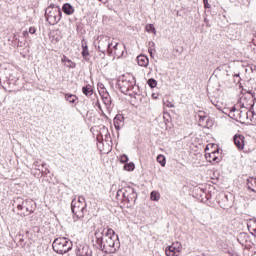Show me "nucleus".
Returning a JSON list of instances; mask_svg holds the SVG:
<instances>
[{"instance_id":"1","label":"nucleus","mask_w":256,"mask_h":256,"mask_svg":"<svg viewBox=\"0 0 256 256\" xmlns=\"http://www.w3.org/2000/svg\"><path fill=\"white\" fill-rule=\"evenodd\" d=\"M13 207H16L20 213L18 215H22L23 217H27V215H31V213H35V202L31 199H24L22 197H16L13 201Z\"/></svg>"},{"instance_id":"2","label":"nucleus","mask_w":256,"mask_h":256,"mask_svg":"<svg viewBox=\"0 0 256 256\" xmlns=\"http://www.w3.org/2000/svg\"><path fill=\"white\" fill-rule=\"evenodd\" d=\"M117 85L124 95H133V89L136 85L135 77L130 74L122 75L118 78Z\"/></svg>"},{"instance_id":"3","label":"nucleus","mask_w":256,"mask_h":256,"mask_svg":"<svg viewBox=\"0 0 256 256\" xmlns=\"http://www.w3.org/2000/svg\"><path fill=\"white\" fill-rule=\"evenodd\" d=\"M116 199L127 205H135V202L137 201V192L135 191V188L127 186L117 191Z\"/></svg>"},{"instance_id":"4","label":"nucleus","mask_w":256,"mask_h":256,"mask_svg":"<svg viewBox=\"0 0 256 256\" xmlns=\"http://www.w3.org/2000/svg\"><path fill=\"white\" fill-rule=\"evenodd\" d=\"M61 17H63V12H61L59 5L51 3L45 9V19L49 25H57L61 21Z\"/></svg>"},{"instance_id":"5","label":"nucleus","mask_w":256,"mask_h":256,"mask_svg":"<svg viewBox=\"0 0 256 256\" xmlns=\"http://www.w3.org/2000/svg\"><path fill=\"white\" fill-rule=\"evenodd\" d=\"M52 248L55 253L59 255H65V253H69L71 249H73V242L67 238H56L52 243Z\"/></svg>"},{"instance_id":"6","label":"nucleus","mask_w":256,"mask_h":256,"mask_svg":"<svg viewBox=\"0 0 256 256\" xmlns=\"http://www.w3.org/2000/svg\"><path fill=\"white\" fill-rule=\"evenodd\" d=\"M109 237V233H108V229H105L103 227L98 228L95 231L94 234V238L95 240H93L94 244L93 246L96 247V249H99L100 251H105V247H106V239H108Z\"/></svg>"},{"instance_id":"7","label":"nucleus","mask_w":256,"mask_h":256,"mask_svg":"<svg viewBox=\"0 0 256 256\" xmlns=\"http://www.w3.org/2000/svg\"><path fill=\"white\" fill-rule=\"evenodd\" d=\"M105 243L104 253H115L119 249V239L115 235V230L108 228V239L105 240Z\"/></svg>"},{"instance_id":"8","label":"nucleus","mask_w":256,"mask_h":256,"mask_svg":"<svg viewBox=\"0 0 256 256\" xmlns=\"http://www.w3.org/2000/svg\"><path fill=\"white\" fill-rule=\"evenodd\" d=\"M98 49L100 53H105L107 51L108 54H113V43L111 42V38L109 36H100L98 38Z\"/></svg>"},{"instance_id":"9","label":"nucleus","mask_w":256,"mask_h":256,"mask_svg":"<svg viewBox=\"0 0 256 256\" xmlns=\"http://www.w3.org/2000/svg\"><path fill=\"white\" fill-rule=\"evenodd\" d=\"M92 251L89 245L80 244L77 246L76 255L77 256H91Z\"/></svg>"},{"instance_id":"10","label":"nucleus","mask_w":256,"mask_h":256,"mask_svg":"<svg viewBox=\"0 0 256 256\" xmlns=\"http://www.w3.org/2000/svg\"><path fill=\"white\" fill-rule=\"evenodd\" d=\"M112 54L114 55V57H117V59H121V57H123V53H125V51L123 49H125V46H123V44H119V43H115L114 46L112 47Z\"/></svg>"},{"instance_id":"11","label":"nucleus","mask_w":256,"mask_h":256,"mask_svg":"<svg viewBox=\"0 0 256 256\" xmlns=\"http://www.w3.org/2000/svg\"><path fill=\"white\" fill-rule=\"evenodd\" d=\"M233 141L237 149H239L240 151H243V149H245V136L241 134H236L233 137Z\"/></svg>"},{"instance_id":"12","label":"nucleus","mask_w":256,"mask_h":256,"mask_svg":"<svg viewBox=\"0 0 256 256\" xmlns=\"http://www.w3.org/2000/svg\"><path fill=\"white\" fill-rule=\"evenodd\" d=\"M71 211L73 215L75 213H79V211H87V203H84V205H79V202H77L76 199H73L71 202Z\"/></svg>"},{"instance_id":"13","label":"nucleus","mask_w":256,"mask_h":256,"mask_svg":"<svg viewBox=\"0 0 256 256\" xmlns=\"http://www.w3.org/2000/svg\"><path fill=\"white\" fill-rule=\"evenodd\" d=\"M99 93H100L101 99H102L105 107L107 109H109L111 107V103H112L111 95H109V92H107V90H102V91L100 90Z\"/></svg>"},{"instance_id":"14","label":"nucleus","mask_w":256,"mask_h":256,"mask_svg":"<svg viewBox=\"0 0 256 256\" xmlns=\"http://www.w3.org/2000/svg\"><path fill=\"white\" fill-rule=\"evenodd\" d=\"M123 125H125V117L122 114H117L114 118V127L116 131H119Z\"/></svg>"},{"instance_id":"15","label":"nucleus","mask_w":256,"mask_h":256,"mask_svg":"<svg viewBox=\"0 0 256 256\" xmlns=\"http://www.w3.org/2000/svg\"><path fill=\"white\" fill-rule=\"evenodd\" d=\"M247 189L252 191V193H256V178L250 177L246 180Z\"/></svg>"},{"instance_id":"16","label":"nucleus","mask_w":256,"mask_h":256,"mask_svg":"<svg viewBox=\"0 0 256 256\" xmlns=\"http://www.w3.org/2000/svg\"><path fill=\"white\" fill-rule=\"evenodd\" d=\"M62 11L65 15H73V13H75V8L70 3H65L62 6Z\"/></svg>"},{"instance_id":"17","label":"nucleus","mask_w":256,"mask_h":256,"mask_svg":"<svg viewBox=\"0 0 256 256\" xmlns=\"http://www.w3.org/2000/svg\"><path fill=\"white\" fill-rule=\"evenodd\" d=\"M137 62L140 67H148L149 66V58L145 55H139L137 57Z\"/></svg>"},{"instance_id":"18","label":"nucleus","mask_w":256,"mask_h":256,"mask_svg":"<svg viewBox=\"0 0 256 256\" xmlns=\"http://www.w3.org/2000/svg\"><path fill=\"white\" fill-rule=\"evenodd\" d=\"M217 153H219V150L214 151L212 153H206V159L207 161H209L210 163L213 161L214 163H218L219 162V157H217Z\"/></svg>"},{"instance_id":"19","label":"nucleus","mask_w":256,"mask_h":256,"mask_svg":"<svg viewBox=\"0 0 256 256\" xmlns=\"http://www.w3.org/2000/svg\"><path fill=\"white\" fill-rule=\"evenodd\" d=\"M166 255L167 256H179V251L177 248L172 244L166 248Z\"/></svg>"},{"instance_id":"20","label":"nucleus","mask_w":256,"mask_h":256,"mask_svg":"<svg viewBox=\"0 0 256 256\" xmlns=\"http://www.w3.org/2000/svg\"><path fill=\"white\" fill-rule=\"evenodd\" d=\"M62 63H64V65H67L70 69H75L76 67V64L69 58H67V56H63Z\"/></svg>"},{"instance_id":"21","label":"nucleus","mask_w":256,"mask_h":256,"mask_svg":"<svg viewBox=\"0 0 256 256\" xmlns=\"http://www.w3.org/2000/svg\"><path fill=\"white\" fill-rule=\"evenodd\" d=\"M65 99L66 101H68V103H71V104H75L77 103V95L75 94H70V93H67L65 94Z\"/></svg>"},{"instance_id":"22","label":"nucleus","mask_w":256,"mask_h":256,"mask_svg":"<svg viewBox=\"0 0 256 256\" xmlns=\"http://www.w3.org/2000/svg\"><path fill=\"white\" fill-rule=\"evenodd\" d=\"M82 92L86 95V97H91V95H93V88H91V85L83 86Z\"/></svg>"},{"instance_id":"23","label":"nucleus","mask_w":256,"mask_h":256,"mask_svg":"<svg viewBox=\"0 0 256 256\" xmlns=\"http://www.w3.org/2000/svg\"><path fill=\"white\" fill-rule=\"evenodd\" d=\"M156 161L161 165V167H165V165H167V159L163 154L158 155Z\"/></svg>"},{"instance_id":"24","label":"nucleus","mask_w":256,"mask_h":256,"mask_svg":"<svg viewBox=\"0 0 256 256\" xmlns=\"http://www.w3.org/2000/svg\"><path fill=\"white\" fill-rule=\"evenodd\" d=\"M82 55L83 57H88L89 55V48L87 47V41L82 40Z\"/></svg>"},{"instance_id":"25","label":"nucleus","mask_w":256,"mask_h":256,"mask_svg":"<svg viewBox=\"0 0 256 256\" xmlns=\"http://www.w3.org/2000/svg\"><path fill=\"white\" fill-rule=\"evenodd\" d=\"M109 139H111V134H109V130H106L105 138H103V135L97 136V141H105L106 143H109Z\"/></svg>"},{"instance_id":"26","label":"nucleus","mask_w":256,"mask_h":256,"mask_svg":"<svg viewBox=\"0 0 256 256\" xmlns=\"http://www.w3.org/2000/svg\"><path fill=\"white\" fill-rule=\"evenodd\" d=\"M86 212H87V210H82V211L76 212L74 214V221H77V219H83V217H85Z\"/></svg>"},{"instance_id":"27","label":"nucleus","mask_w":256,"mask_h":256,"mask_svg":"<svg viewBox=\"0 0 256 256\" xmlns=\"http://www.w3.org/2000/svg\"><path fill=\"white\" fill-rule=\"evenodd\" d=\"M146 31L147 33H153L154 35H157V30L153 24L146 25Z\"/></svg>"},{"instance_id":"28","label":"nucleus","mask_w":256,"mask_h":256,"mask_svg":"<svg viewBox=\"0 0 256 256\" xmlns=\"http://www.w3.org/2000/svg\"><path fill=\"white\" fill-rule=\"evenodd\" d=\"M124 170L125 171H135V163H133V162L126 163L124 165Z\"/></svg>"},{"instance_id":"29","label":"nucleus","mask_w":256,"mask_h":256,"mask_svg":"<svg viewBox=\"0 0 256 256\" xmlns=\"http://www.w3.org/2000/svg\"><path fill=\"white\" fill-rule=\"evenodd\" d=\"M153 51H155V42L150 41L148 43V53L153 57Z\"/></svg>"},{"instance_id":"30","label":"nucleus","mask_w":256,"mask_h":256,"mask_svg":"<svg viewBox=\"0 0 256 256\" xmlns=\"http://www.w3.org/2000/svg\"><path fill=\"white\" fill-rule=\"evenodd\" d=\"M147 83L151 89H155V87H157V80L153 78L148 79Z\"/></svg>"},{"instance_id":"31","label":"nucleus","mask_w":256,"mask_h":256,"mask_svg":"<svg viewBox=\"0 0 256 256\" xmlns=\"http://www.w3.org/2000/svg\"><path fill=\"white\" fill-rule=\"evenodd\" d=\"M241 239H247V234L246 233H240L238 235V241L239 243H241V245H245V241H241Z\"/></svg>"},{"instance_id":"32","label":"nucleus","mask_w":256,"mask_h":256,"mask_svg":"<svg viewBox=\"0 0 256 256\" xmlns=\"http://www.w3.org/2000/svg\"><path fill=\"white\" fill-rule=\"evenodd\" d=\"M151 200L152 201H159V194L155 191L151 192Z\"/></svg>"},{"instance_id":"33","label":"nucleus","mask_w":256,"mask_h":256,"mask_svg":"<svg viewBox=\"0 0 256 256\" xmlns=\"http://www.w3.org/2000/svg\"><path fill=\"white\" fill-rule=\"evenodd\" d=\"M129 161V157L125 154L120 156V163H127Z\"/></svg>"},{"instance_id":"34","label":"nucleus","mask_w":256,"mask_h":256,"mask_svg":"<svg viewBox=\"0 0 256 256\" xmlns=\"http://www.w3.org/2000/svg\"><path fill=\"white\" fill-rule=\"evenodd\" d=\"M18 239H19V245L20 247H25V239L23 238V235H19L18 236Z\"/></svg>"},{"instance_id":"35","label":"nucleus","mask_w":256,"mask_h":256,"mask_svg":"<svg viewBox=\"0 0 256 256\" xmlns=\"http://www.w3.org/2000/svg\"><path fill=\"white\" fill-rule=\"evenodd\" d=\"M172 245L176 248V250L179 253H181V248H182L181 242H174Z\"/></svg>"},{"instance_id":"36","label":"nucleus","mask_w":256,"mask_h":256,"mask_svg":"<svg viewBox=\"0 0 256 256\" xmlns=\"http://www.w3.org/2000/svg\"><path fill=\"white\" fill-rule=\"evenodd\" d=\"M237 111V108H235V106H233L230 110V115L229 117H231V119H235V112Z\"/></svg>"},{"instance_id":"37","label":"nucleus","mask_w":256,"mask_h":256,"mask_svg":"<svg viewBox=\"0 0 256 256\" xmlns=\"http://www.w3.org/2000/svg\"><path fill=\"white\" fill-rule=\"evenodd\" d=\"M164 105L166 107H170V109H173V107H175V104H173V102H171L169 100L164 101Z\"/></svg>"},{"instance_id":"38","label":"nucleus","mask_w":256,"mask_h":256,"mask_svg":"<svg viewBox=\"0 0 256 256\" xmlns=\"http://www.w3.org/2000/svg\"><path fill=\"white\" fill-rule=\"evenodd\" d=\"M205 9H211V4H209V0H203Z\"/></svg>"},{"instance_id":"39","label":"nucleus","mask_w":256,"mask_h":256,"mask_svg":"<svg viewBox=\"0 0 256 256\" xmlns=\"http://www.w3.org/2000/svg\"><path fill=\"white\" fill-rule=\"evenodd\" d=\"M96 107H98L99 111L101 112V114L103 115V108L101 107V103L99 102V100H97L96 102Z\"/></svg>"},{"instance_id":"40","label":"nucleus","mask_w":256,"mask_h":256,"mask_svg":"<svg viewBox=\"0 0 256 256\" xmlns=\"http://www.w3.org/2000/svg\"><path fill=\"white\" fill-rule=\"evenodd\" d=\"M76 201H77V203H79V205H85V204H83V203H85V198L84 197H79V199L76 200Z\"/></svg>"},{"instance_id":"41","label":"nucleus","mask_w":256,"mask_h":256,"mask_svg":"<svg viewBox=\"0 0 256 256\" xmlns=\"http://www.w3.org/2000/svg\"><path fill=\"white\" fill-rule=\"evenodd\" d=\"M36 32H37V29L35 27L29 28V33H31V35H35Z\"/></svg>"},{"instance_id":"42","label":"nucleus","mask_w":256,"mask_h":256,"mask_svg":"<svg viewBox=\"0 0 256 256\" xmlns=\"http://www.w3.org/2000/svg\"><path fill=\"white\" fill-rule=\"evenodd\" d=\"M240 117H246V119H249V112L244 114L243 111H240Z\"/></svg>"},{"instance_id":"43","label":"nucleus","mask_w":256,"mask_h":256,"mask_svg":"<svg viewBox=\"0 0 256 256\" xmlns=\"http://www.w3.org/2000/svg\"><path fill=\"white\" fill-rule=\"evenodd\" d=\"M33 165L34 167H39V160H36Z\"/></svg>"},{"instance_id":"44","label":"nucleus","mask_w":256,"mask_h":256,"mask_svg":"<svg viewBox=\"0 0 256 256\" xmlns=\"http://www.w3.org/2000/svg\"><path fill=\"white\" fill-rule=\"evenodd\" d=\"M99 91H105V87L103 86V84L100 85V90Z\"/></svg>"},{"instance_id":"45","label":"nucleus","mask_w":256,"mask_h":256,"mask_svg":"<svg viewBox=\"0 0 256 256\" xmlns=\"http://www.w3.org/2000/svg\"><path fill=\"white\" fill-rule=\"evenodd\" d=\"M250 114H251V117H252V119H253V117H255V111H251V110H250Z\"/></svg>"},{"instance_id":"46","label":"nucleus","mask_w":256,"mask_h":256,"mask_svg":"<svg viewBox=\"0 0 256 256\" xmlns=\"http://www.w3.org/2000/svg\"><path fill=\"white\" fill-rule=\"evenodd\" d=\"M205 119H207L206 116H200V121H205Z\"/></svg>"},{"instance_id":"47","label":"nucleus","mask_w":256,"mask_h":256,"mask_svg":"<svg viewBox=\"0 0 256 256\" xmlns=\"http://www.w3.org/2000/svg\"><path fill=\"white\" fill-rule=\"evenodd\" d=\"M23 35H24V37H27V36L29 35V32L24 31V32H23Z\"/></svg>"},{"instance_id":"48","label":"nucleus","mask_w":256,"mask_h":256,"mask_svg":"<svg viewBox=\"0 0 256 256\" xmlns=\"http://www.w3.org/2000/svg\"><path fill=\"white\" fill-rule=\"evenodd\" d=\"M100 2H102V3H107L109 0H99Z\"/></svg>"},{"instance_id":"49","label":"nucleus","mask_w":256,"mask_h":256,"mask_svg":"<svg viewBox=\"0 0 256 256\" xmlns=\"http://www.w3.org/2000/svg\"><path fill=\"white\" fill-rule=\"evenodd\" d=\"M253 107H255V104H252V105H251V109H253Z\"/></svg>"},{"instance_id":"50","label":"nucleus","mask_w":256,"mask_h":256,"mask_svg":"<svg viewBox=\"0 0 256 256\" xmlns=\"http://www.w3.org/2000/svg\"><path fill=\"white\" fill-rule=\"evenodd\" d=\"M234 77H239V74H235Z\"/></svg>"},{"instance_id":"51","label":"nucleus","mask_w":256,"mask_h":256,"mask_svg":"<svg viewBox=\"0 0 256 256\" xmlns=\"http://www.w3.org/2000/svg\"><path fill=\"white\" fill-rule=\"evenodd\" d=\"M45 165H47V164H45V163H42V167H45Z\"/></svg>"},{"instance_id":"52","label":"nucleus","mask_w":256,"mask_h":256,"mask_svg":"<svg viewBox=\"0 0 256 256\" xmlns=\"http://www.w3.org/2000/svg\"><path fill=\"white\" fill-rule=\"evenodd\" d=\"M46 171H47L46 173H49V170H48V169H46Z\"/></svg>"},{"instance_id":"53","label":"nucleus","mask_w":256,"mask_h":256,"mask_svg":"<svg viewBox=\"0 0 256 256\" xmlns=\"http://www.w3.org/2000/svg\"><path fill=\"white\" fill-rule=\"evenodd\" d=\"M216 71H219V68H217Z\"/></svg>"},{"instance_id":"54","label":"nucleus","mask_w":256,"mask_h":256,"mask_svg":"<svg viewBox=\"0 0 256 256\" xmlns=\"http://www.w3.org/2000/svg\"><path fill=\"white\" fill-rule=\"evenodd\" d=\"M255 223H256V220H255Z\"/></svg>"}]
</instances>
